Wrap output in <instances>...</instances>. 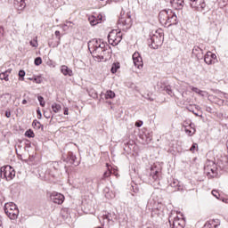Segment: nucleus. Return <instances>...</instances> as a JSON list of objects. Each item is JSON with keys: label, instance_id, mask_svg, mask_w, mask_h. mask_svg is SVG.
<instances>
[{"label": "nucleus", "instance_id": "9d476101", "mask_svg": "<svg viewBox=\"0 0 228 228\" xmlns=\"http://www.w3.org/2000/svg\"><path fill=\"white\" fill-rule=\"evenodd\" d=\"M50 199L54 204H63L65 196H63L61 193L54 191L50 195Z\"/></svg>", "mask_w": 228, "mask_h": 228}, {"label": "nucleus", "instance_id": "412c9836", "mask_svg": "<svg viewBox=\"0 0 228 228\" xmlns=\"http://www.w3.org/2000/svg\"><path fill=\"white\" fill-rule=\"evenodd\" d=\"M8 94H3L0 96V108H5L8 105Z\"/></svg>", "mask_w": 228, "mask_h": 228}, {"label": "nucleus", "instance_id": "4d7b16f0", "mask_svg": "<svg viewBox=\"0 0 228 228\" xmlns=\"http://www.w3.org/2000/svg\"><path fill=\"white\" fill-rule=\"evenodd\" d=\"M199 95H201L202 97H204V91L200 90V92H198Z\"/></svg>", "mask_w": 228, "mask_h": 228}, {"label": "nucleus", "instance_id": "4c0bfd02", "mask_svg": "<svg viewBox=\"0 0 228 228\" xmlns=\"http://www.w3.org/2000/svg\"><path fill=\"white\" fill-rule=\"evenodd\" d=\"M34 63L37 67H38L39 65H42V58L41 57H37L34 61Z\"/></svg>", "mask_w": 228, "mask_h": 228}, {"label": "nucleus", "instance_id": "a211bd4d", "mask_svg": "<svg viewBox=\"0 0 228 228\" xmlns=\"http://www.w3.org/2000/svg\"><path fill=\"white\" fill-rule=\"evenodd\" d=\"M61 74H63V76H69V77H71V76H74V72L72 71V69L65 65H62L61 67Z\"/></svg>", "mask_w": 228, "mask_h": 228}, {"label": "nucleus", "instance_id": "c756f323", "mask_svg": "<svg viewBox=\"0 0 228 228\" xmlns=\"http://www.w3.org/2000/svg\"><path fill=\"white\" fill-rule=\"evenodd\" d=\"M164 92L170 95V97H174V92L172 91V86L167 85L164 87Z\"/></svg>", "mask_w": 228, "mask_h": 228}, {"label": "nucleus", "instance_id": "72a5a7b5", "mask_svg": "<svg viewBox=\"0 0 228 228\" xmlns=\"http://www.w3.org/2000/svg\"><path fill=\"white\" fill-rule=\"evenodd\" d=\"M167 85H165L164 82H160L157 84V88L159 90V92H164Z\"/></svg>", "mask_w": 228, "mask_h": 228}, {"label": "nucleus", "instance_id": "f03ea898", "mask_svg": "<svg viewBox=\"0 0 228 228\" xmlns=\"http://www.w3.org/2000/svg\"><path fill=\"white\" fill-rule=\"evenodd\" d=\"M163 29L159 28L153 34L150 35V39L148 43L150 44V47L151 49H158L163 45Z\"/></svg>", "mask_w": 228, "mask_h": 228}, {"label": "nucleus", "instance_id": "58836bf2", "mask_svg": "<svg viewBox=\"0 0 228 228\" xmlns=\"http://www.w3.org/2000/svg\"><path fill=\"white\" fill-rule=\"evenodd\" d=\"M37 100L39 101L40 106H42V108H44V106H45V102L44 101V97L38 96Z\"/></svg>", "mask_w": 228, "mask_h": 228}, {"label": "nucleus", "instance_id": "473e14b6", "mask_svg": "<svg viewBox=\"0 0 228 228\" xmlns=\"http://www.w3.org/2000/svg\"><path fill=\"white\" fill-rule=\"evenodd\" d=\"M205 227L206 228H216V227H218V224H216L215 220H213V221H209V222L206 223Z\"/></svg>", "mask_w": 228, "mask_h": 228}, {"label": "nucleus", "instance_id": "c9c22d12", "mask_svg": "<svg viewBox=\"0 0 228 228\" xmlns=\"http://www.w3.org/2000/svg\"><path fill=\"white\" fill-rule=\"evenodd\" d=\"M110 175H111V170L108 169L107 171H105L102 176V181H104V179H108V177H110Z\"/></svg>", "mask_w": 228, "mask_h": 228}, {"label": "nucleus", "instance_id": "e2e57ef3", "mask_svg": "<svg viewBox=\"0 0 228 228\" xmlns=\"http://www.w3.org/2000/svg\"><path fill=\"white\" fill-rule=\"evenodd\" d=\"M189 111H191V113H193V110H191V109H189Z\"/></svg>", "mask_w": 228, "mask_h": 228}, {"label": "nucleus", "instance_id": "dca6fc26", "mask_svg": "<svg viewBox=\"0 0 228 228\" xmlns=\"http://www.w3.org/2000/svg\"><path fill=\"white\" fill-rule=\"evenodd\" d=\"M88 20L91 26H97V24H101V22H102V14L91 15L88 17Z\"/></svg>", "mask_w": 228, "mask_h": 228}, {"label": "nucleus", "instance_id": "bb28decb", "mask_svg": "<svg viewBox=\"0 0 228 228\" xmlns=\"http://www.w3.org/2000/svg\"><path fill=\"white\" fill-rule=\"evenodd\" d=\"M32 127L36 129H44V126L42 125V123H40L37 119L32 122Z\"/></svg>", "mask_w": 228, "mask_h": 228}, {"label": "nucleus", "instance_id": "680f3d73", "mask_svg": "<svg viewBox=\"0 0 228 228\" xmlns=\"http://www.w3.org/2000/svg\"><path fill=\"white\" fill-rule=\"evenodd\" d=\"M3 225V222L1 221V219H0V227Z\"/></svg>", "mask_w": 228, "mask_h": 228}, {"label": "nucleus", "instance_id": "a19ab883", "mask_svg": "<svg viewBox=\"0 0 228 228\" xmlns=\"http://www.w3.org/2000/svg\"><path fill=\"white\" fill-rule=\"evenodd\" d=\"M158 174H159V172L155 171L153 175H151V177H152L153 181H158L159 179Z\"/></svg>", "mask_w": 228, "mask_h": 228}, {"label": "nucleus", "instance_id": "1a4fd4ad", "mask_svg": "<svg viewBox=\"0 0 228 228\" xmlns=\"http://www.w3.org/2000/svg\"><path fill=\"white\" fill-rule=\"evenodd\" d=\"M190 6L197 12H202L206 8V2L204 0H190Z\"/></svg>", "mask_w": 228, "mask_h": 228}, {"label": "nucleus", "instance_id": "052dcab7", "mask_svg": "<svg viewBox=\"0 0 228 228\" xmlns=\"http://www.w3.org/2000/svg\"><path fill=\"white\" fill-rule=\"evenodd\" d=\"M22 104H28V101L27 100H23L22 101Z\"/></svg>", "mask_w": 228, "mask_h": 228}, {"label": "nucleus", "instance_id": "0eeeda50", "mask_svg": "<svg viewBox=\"0 0 228 228\" xmlns=\"http://www.w3.org/2000/svg\"><path fill=\"white\" fill-rule=\"evenodd\" d=\"M118 26L122 28V29H129L131 26H133V21L131 20V15L126 14V16H122L118 20Z\"/></svg>", "mask_w": 228, "mask_h": 228}, {"label": "nucleus", "instance_id": "6ab92c4d", "mask_svg": "<svg viewBox=\"0 0 228 228\" xmlns=\"http://www.w3.org/2000/svg\"><path fill=\"white\" fill-rule=\"evenodd\" d=\"M14 6L18 10H24L26 8V0H14Z\"/></svg>", "mask_w": 228, "mask_h": 228}, {"label": "nucleus", "instance_id": "6e6d98bb", "mask_svg": "<svg viewBox=\"0 0 228 228\" xmlns=\"http://www.w3.org/2000/svg\"><path fill=\"white\" fill-rule=\"evenodd\" d=\"M6 74H8V76H10V74H12V69H8L7 70L4 71Z\"/></svg>", "mask_w": 228, "mask_h": 228}, {"label": "nucleus", "instance_id": "a18cd8bd", "mask_svg": "<svg viewBox=\"0 0 228 228\" xmlns=\"http://www.w3.org/2000/svg\"><path fill=\"white\" fill-rule=\"evenodd\" d=\"M60 163H61V162H53V167L54 168V170H58L60 167H60Z\"/></svg>", "mask_w": 228, "mask_h": 228}, {"label": "nucleus", "instance_id": "49530a36", "mask_svg": "<svg viewBox=\"0 0 228 228\" xmlns=\"http://www.w3.org/2000/svg\"><path fill=\"white\" fill-rule=\"evenodd\" d=\"M104 191H105V197L107 198V199H111V197L110 196V193H109V191H110V189L109 188H105L104 189Z\"/></svg>", "mask_w": 228, "mask_h": 228}, {"label": "nucleus", "instance_id": "423d86ee", "mask_svg": "<svg viewBox=\"0 0 228 228\" xmlns=\"http://www.w3.org/2000/svg\"><path fill=\"white\" fill-rule=\"evenodd\" d=\"M62 159L65 163H69V165H74L75 167L79 166V163H81L72 151H69L66 155H62Z\"/></svg>", "mask_w": 228, "mask_h": 228}, {"label": "nucleus", "instance_id": "2eb2a0df", "mask_svg": "<svg viewBox=\"0 0 228 228\" xmlns=\"http://www.w3.org/2000/svg\"><path fill=\"white\" fill-rule=\"evenodd\" d=\"M192 54L198 61L204 60V50L200 46H194L192 49Z\"/></svg>", "mask_w": 228, "mask_h": 228}, {"label": "nucleus", "instance_id": "c03bdc74", "mask_svg": "<svg viewBox=\"0 0 228 228\" xmlns=\"http://www.w3.org/2000/svg\"><path fill=\"white\" fill-rule=\"evenodd\" d=\"M156 215H159V209H158V208H154L151 211V216H156Z\"/></svg>", "mask_w": 228, "mask_h": 228}, {"label": "nucleus", "instance_id": "9b49d317", "mask_svg": "<svg viewBox=\"0 0 228 228\" xmlns=\"http://www.w3.org/2000/svg\"><path fill=\"white\" fill-rule=\"evenodd\" d=\"M169 13H170V9L163 10L159 13V20L160 24H164L165 26H167L168 22Z\"/></svg>", "mask_w": 228, "mask_h": 228}, {"label": "nucleus", "instance_id": "c85d7f7f", "mask_svg": "<svg viewBox=\"0 0 228 228\" xmlns=\"http://www.w3.org/2000/svg\"><path fill=\"white\" fill-rule=\"evenodd\" d=\"M118 69H120V63L114 62L112 64L110 71H111L112 74H116V72H117V70H118Z\"/></svg>", "mask_w": 228, "mask_h": 228}, {"label": "nucleus", "instance_id": "ea45409f", "mask_svg": "<svg viewBox=\"0 0 228 228\" xmlns=\"http://www.w3.org/2000/svg\"><path fill=\"white\" fill-rule=\"evenodd\" d=\"M29 45L32 46V47H38V41H37V39H34L32 41L29 42Z\"/></svg>", "mask_w": 228, "mask_h": 228}, {"label": "nucleus", "instance_id": "f8f14e48", "mask_svg": "<svg viewBox=\"0 0 228 228\" xmlns=\"http://www.w3.org/2000/svg\"><path fill=\"white\" fill-rule=\"evenodd\" d=\"M179 20L177 19V14H175V12H174V11H172L171 9L169 10V16L167 18V26L170 27V26H175L176 24H178Z\"/></svg>", "mask_w": 228, "mask_h": 228}, {"label": "nucleus", "instance_id": "bf43d9fd", "mask_svg": "<svg viewBox=\"0 0 228 228\" xmlns=\"http://www.w3.org/2000/svg\"><path fill=\"white\" fill-rule=\"evenodd\" d=\"M192 113L196 116V117H202V114H199V113H197V112H195V111H192Z\"/></svg>", "mask_w": 228, "mask_h": 228}, {"label": "nucleus", "instance_id": "5fc2aeb1", "mask_svg": "<svg viewBox=\"0 0 228 228\" xmlns=\"http://www.w3.org/2000/svg\"><path fill=\"white\" fill-rule=\"evenodd\" d=\"M63 110H64V115H69V108L65 107Z\"/></svg>", "mask_w": 228, "mask_h": 228}, {"label": "nucleus", "instance_id": "8fccbe9b", "mask_svg": "<svg viewBox=\"0 0 228 228\" xmlns=\"http://www.w3.org/2000/svg\"><path fill=\"white\" fill-rule=\"evenodd\" d=\"M191 89L192 92H195V94H198V92H200V89H199L197 87L191 86Z\"/></svg>", "mask_w": 228, "mask_h": 228}, {"label": "nucleus", "instance_id": "2f4dec72", "mask_svg": "<svg viewBox=\"0 0 228 228\" xmlns=\"http://www.w3.org/2000/svg\"><path fill=\"white\" fill-rule=\"evenodd\" d=\"M105 99H115V92L109 90L105 94Z\"/></svg>", "mask_w": 228, "mask_h": 228}, {"label": "nucleus", "instance_id": "b1692460", "mask_svg": "<svg viewBox=\"0 0 228 228\" xmlns=\"http://www.w3.org/2000/svg\"><path fill=\"white\" fill-rule=\"evenodd\" d=\"M213 167H216V164L215 163V161L213 160H207V162L205 163V172L209 170V168H213Z\"/></svg>", "mask_w": 228, "mask_h": 228}, {"label": "nucleus", "instance_id": "6e6552de", "mask_svg": "<svg viewBox=\"0 0 228 228\" xmlns=\"http://www.w3.org/2000/svg\"><path fill=\"white\" fill-rule=\"evenodd\" d=\"M169 224L172 228H184L186 221L183 217L175 216L172 218V216H169Z\"/></svg>", "mask_w": 228, "mask_h": 228}, {"label": "nucleus", "instance_id": "4468645a", "mask_svg": "<svg viewBox=\"0 0 228 228\" xmlns=\"http://www.w3.org/2000/svg\"><path fill=\"white\" fill-rule=\"evenodd\" d=\"M132 58L135 67H137V69H142L143 67V60L142 59V55H140V53L135 52Z\"/></svg>", "mask_w": 228, "mask_h": 228}, {"label": "nucleus", "instance_id": "20e7f679", "mask_svg": "<svg viewBox=\"0 0 228 228\" xmlns=\"http://www.w3.org/2000/svg\"><path fill=\"white\" fill-rule=\"evenodd\" d=\"M0 177L5 181L15 179V169L12 166H4L0 168Z\"/></svg>", "mask_w": 228, "mask_h": 228}, {"label": "nucleus", "instance_id": "cd10ccee", "mask_svg": "<svg viewBox=\"0 0 228 228\" xmlns=\"http://www.w3.org/2000/svg\"><path fill=\"white\" fill-rule=\"evenodd\" d=\"M206 172L208 175H211V177H215V174H216V166H214L213 167L207 169Z\"/></svg>", "mask_w": 228, "mask_h": 228}, {"label": "nucleus", "instance_id": "7ed1b4c3", "mask_svg": "<svg viewBox=\"0 0 228 228\" xmlns=\"http://www.w3.org/2000/svg\"><path fill=\"white\" fill-rule=\"evenodd\" d=\"M4 211L11 220H17L19 217V208L13 202L5 203Z\"/></svg>", "mask_w": 228, "mask_h": 228}, {"label": "nucleus", "instance_id": "13d9d810", "mask_svg": "<svg viewBox=\"0 0 228 228\" xmlns=\"http://www.w3.org/2000/svg\"><path fill=\"white\" fill-rule=\"evenodd\" d=\"M222 200L224 204H228V198H224Z\"/></svg>", "mask_w": 228, "mask_h": 228}, {"label": "nucleus", "instance_id": "de8ad7c7", "mask_svg": "<svg viewBox=\"0 0 228 228\" xmlns=\"http://www.w3.org/2000/svg\"><path fill=\"white\" fill-rule=\"evenodd\" d=\"M60 35H61V32L59 30H56L55 31V37H57L59 42H60V40H61V37Z\"/></svg>", "mask_w": 228, "mask_h": 228}, {"label": "nucleus", "instance_id": "aec40b11", "mask_svg": "<svg viewBox=\"0 0 228 228\" xmlns=\"http://www.w3.org/2000/svg\"><path fill=\"white\" fill-rule=\"evenodd\" d=\"M189 127L191 130H190V128H188V126H185L184 131L188 136H193V134H195L197 130L195 129V127L193 126V124H191V123L189 125Z\"/></svg>", "mask_w": 228, "mask_h": 228}, {"label": "nucleus", "instance_id": "37998d69", "mask_svg": "<svg viewBox=\"0 0 228 228\" xmlns=\"http://www.w3.org/2000/svg\"><path fill=\"white\" fill-rule=\"evenodd\" d=\"M212 195L216 197V199H218L220 197V193L216 190L212 191Z\"/></svg>", "mask_w": 228, "mask_h": 228}, {"label": "nucleus", "instance_id": "f3484780", "mask_svg": "<svg viewBox=\"0 0 228 228\" xmlns=\"http://www.w3.org/2000/svg\"><path fill=\"white\" fill-rule=\"evenodd\" d=\"M113 216H115V213L103 214L102 216L99 219V221L101 222L102 220L103 222L102 223V225H104L106 224V221L107 224H109V222H113Z\"/></svg>", "mask_w": 228, "mask_h": 228}, {"label": "nucleus", "instance_id": "4be33fe9", "mask_svg": "<svg viewBox=\"0 0 228 228\" xmlns=\"http://www.w3.org/2000/svg\"><path fill=\"white\" fill-rule=\"evenodd\" d=\"M171 187L175 188V191H183V188L181 184H179V181H174L171 183Z\"/></svg>", "mask_w": 228, "mask_h": 228}, {"label": "nucleus", "instance_id": "e433bc0d", "mask_svg": "<svg viewBox=\"0 0 228 228\" xmlns=\"http://www.w3.org/2000/svg\"><path fill=\"white\" fill-rule=\"evenodd\" d=\"M25 76H26V71H24V69H21L19 71L20 81H24Z\"/></svg>", "mask_w": 228, "mask_h": 228}, {"label": "nucleus", "instance_id": "7c9ffc66", "mask_svg": "<svg viewBox=\"0 0 228 228\" xmlns=\"http://www.w3.org/2000/svg\"><path fill=\"white\" fill-rule=\"evenodd\" d=\"M10 75L8 73H5V71L0 73V79L3 81H10Z\"/></svg>", "mask_w": 228, "mask_h": 228}, {"label": "nucleus", "instance_id": "864d4df0", "mask_svg": "<svg viewBox=\"0 0 228 228\" xmlns=\"http://www.w3.org/2000/svg\"><path fill=\"white\" fill-rule=\"evenodd\" d=\"M44 117H45V118H51V114H50V113H47V112H45V113H44Z\"/></svg>", "mask_w": 228, "mask_h": 228}, {"label": "nucleus", "instance_id": "ddd939ff", "mask_svg": "<svg viewBox=\"0 0 228 228\" xmlns=\"http://www.w3.org/2000/svg\"><path fill=\"white\" fill-rule=\"evenodd\" d=\"M205 63H207V65H213L214 63H216L217 60H216V54L211 53V52H207V53L205 54V57L203 58Z\"/></svg>", "mask_w": 228, "mask_h": 228}, {"label": "nucleus", "instance_id": "79ce46f5", "mask_svg": "<svg viewBox=\"0 0 228 228\" xmlns=\"http://www.w3.org/2000/svg\"><path fill=\"white\" fill-rule=\"evenodd\" d=\"M197 147H199V144H197V142H193L191 147L190 148L191 152H194Z\"/></svg>", "mask_w": 228, "mask_h": 228}, {"label": "nucleus", "instance_id": "f704fd0d", "mask_svg": "<svg viewBox=\"0 0 228 228\" xmlns=\"http://www.w3.org/2000/svg\"><path fill=\"white\" fill-rule=\"evenodd\" d=\"M25 136H27V138H35V133L33 130L28 129L25 132Z\"/></svg>", "mask_w": 228, "mask_h": 228}, {"label": "nucleus", "instance_id": "3c124183", "mask_svg": "<svg viewBox=\"0 0 228 228\" xmlns=\"http://www.w3.org/2000/svg\"><path fill=\"white\" fill-rule=\"evenodd\" d=\"M5 117H6L7 118H10V117H12V112H11L10 110H6V111H5Z\"/></svg>", "mask_w": 228, "mask_h": 228}, {"label": "nucleus", "instance_id": "603ef678", "mask_svg": "<svg viewBox=\"0 0 228 228\" xmlns=\"http://www.w3.org/2000/svg\"><path fill=\"white\" fill-rule=\"evenodd\" d=\"M37 118H42V112L39 110V109L37 110Z\"/></svg>", "mask_w": 228, "mask_h": 228}, {"label": "nucleus", "instance_id": "09e8293b", "mask_svg": "<svg viewBox=\"0 0 228 228\" xmlns=\"http://www.w3.org/2000/svg\"><path fill=\"white\" fill-rule=\"evenodd\" d=\"M143 126V121H137L135 122V126L136 127H142Z\"/></svg>", "mask_w": 228, "mask_h": 228}, {"label": "nucleus", "instance_id": "a878e982", "mask_svg": "<svg viewBox=\"0 0 228 228\" xmlns=\"http://www.w3.org/2000/svg\"><path fill=\"white\" fill-rule=\"evenodd\" d=\"M52 110L53 113H60V111H61V105L58 103H53L52 104Z\"/></svg>", "mask_w": 228, "mask_h": 228}, {"label": "nucleus", "instance_id": "f257e3e1", "mask_svg": "<svg viewBox=\"0 0 228 228\" xmlns=\"http://www.w3.org/2000/svg\"><path fill=\"white\" fill-rule=\"evenodd\" d=\"M88 49L95 61H108L111 58V47L102 39H93L88 43Z\"/></svg>", "mask_w": 228, "mask_h": 228}, {"label": "nucleus", "instance_id": "39448f33", "mask_svg": "<svg viewBox=\"0 0 228 228\" xmlns=\"http://www.w3.org/2000/svg\"><path fill=\"white\" fill-rule=\"evenodd\" d=\"M109 44L110 45H118L119 42H122V32L118 30H112L108 35Z\"/></svg>", "mask_w": 228, "mask_h": 228}, {"label": "nucleus", "instance_id": "393cba45", "mask_svg": "<svg viewBox=\"0 0 228 228\" xmlns=\"http://www.w3.org/2000/svg\"><path fill=\"white\" fill-rule=\"evenodd\" d=\"M28 81H33L34 83H37V85H40V83H42V81H43L42 77H40V76L28 77Z\"/></svg>", "mask_w": 228, "mask_h": 228}, {"label": "nucleus", "instance_id": "5701e85b", "mask_svg": "<svg viewBox=\"0 0 228 228\" xmlns=\"http://www.w3.org/2000/svg\"><path fill=\"white\" fill-rule=\"evenodd\" d=\"M142 139L144 140L145 143H151V142H152V134L144 133V134L142 136Z\"/></svg>", "mask_w": 228, "mask_h": 228}]
</instances>
